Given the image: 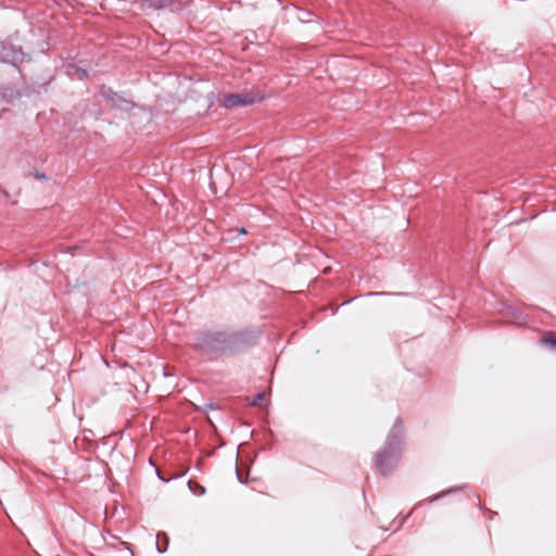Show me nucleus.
<instances>
[{
	"label": "nucleus",
	"mask_w": 556,
	"mask_h": 556,
	"mask_svg": "<svg viewBox=\"0 0 556 556\" xmlns=\"http://www.w3.org/2000/svg\"><path fill=\"white\" fill-rule=\"evenodd\" d=\"M265 399V393H257L252 402L253 405H260Z\"/></svg>",
	"instance_id": "9b49d317"
},
{
	"label": "nucleus",
	"mask_w": 556,
	"mask_h": 556,
	"mask_svg": "<svg viewBox=\"0 0 556 556\" xmlns=\"http://www.w3.org/2000/svg\"><path fill=\"white\" fill-rule=\"evenodd\" d=\"M188 486H189L190 491L195 495L200 496L205 493V488L195 481L190 480L188 482Z\"/></svg>",
	"instance_id": "1a4fd4ad"
},
{
	"label": "nucleus",
	"mask_w": 556,
	"mask_h": 556,
	"mask_svg": "<svg viewBox=\"0 0 556 556\" xmlns=\"http://www.w3.org/2000/svg\"><path fill=\"white\" fill-rule=\"evenodd\" d=\"M194 345L202 353L217 357L240 352L248 343L241 332L207 331L198 336Z\"/></svg>",
	"instance_id": "f257e3e1"
},
{
	"label": "nucleus",
	"mask_w": 556,
	"mask_h": 556,
	"mask_svg": "<svg viewBox=\"0 0 556 556\" xmlns=\"http://www.w3.org/2000/svg\"><path fill=\"white\" fill-rule=\"evenodd\" d=\"M168 547V536L164 532H160L156 535V548L160 553H165Z\"/></svg>",
	"instance_id": "0eeeda50"
},
{
	"label": "nucleus",
	"mask_w": 556,
	"mask_h": 556,
	"mask_svg": "<svg viewBox=\"0 0 556 556\" xmlns=\"http://www.w3.org/2000/svg\"><path fill=\"white\" fill-rule=\"evenodd\" d=\"M174 0H140V4L142 9H153L159 10L170 5Z\"/></svg>",
	"instance_id": "423d86ee"
},
{
	"label": "nucleus",
	"mask_w": 556,
	"mask_h": 556,
	"mask_svg": "<svg viewBox=\"0 0 556 556\" xmlns=\"http://www.w3.org/2000/svg\"><path fill=\"white\" fill-rule=\"evenodd\" d=\"M25 53L10 42L0 40V62L17 66L24 61Z\"/></svg>",
	"instance_id": "7ed1b4c3"
},
{
	"label": "nucleus",
	"mask_w": 556,
	"mask_h": 556,
	"mask_svg": "<svg viewBox=\"0 0 556 556\" xmlns=\"http://www.w3.org/2000/svg\"><path fill=\"white\" fill-rule=\"evenodd\" d=\"M101 94L109 102H111L113 106H116L121 110L128 111L135 105L132 102L122 98L119 94L108 87H102Z\"/></svg>",
	"instance_id": "39448f33"
},
{
	"label": "nucleus",
	"mask_w": 556,
	"mask_h": 556,
	"mask_svg": "<svg viewBox=\"0 0 556 556\" xmlns=\"http://www.w3.org/2000/svg\"><path fill=\"white\" fill-rule=\"evenodd\" d=\"M542 342L556 349V339H554L552 336L544 337Z\"/></svg>",
	"instance_id": "9d476101"
},
{
	"label": "nucleus",
	"mask_w": 556,
	"mask_h": 556,
	"mask_svg": "<svg viewBox=\"0 0 556 556\" xmlns=\"http://www.w3.org/2000/svg\"><path fill=\"white\" fill-rule=\"evenodd\" d=\"M258 98H256L253 93H230L226 94L223 99V104L227 109L237 108V106H245L249 104H253Z\"/></svg>",
	"instance_id": "20e7f679"
},
{
	"label": "nucleus",
	"mask_w": 556,
	"mask_h": 556,
	"mask_svg": "<svg viewBox=\"0 0 556 556\" xmlns=\"http://www.w3.org/2000/svg\"><path fill=\"white\" fill-rule=\"evenodd\" d=\"M402 421L397 419L390 431L384 447L376 455V467L381 475H389L401 457Z\"/></svg>",
	"instance_id": "f03ea898"
},
{
	"label": "nucleus",
	"mask_w": 556,
	"mask_h": 556,
	"mask_svg": "<svg viewBox=\"0 0 556 556\" xmlns=\"http://www.w3.org/2000/svg\"><path fill=\"white\" fill-rule=\"evenodd\" d=\"M18 92L13 88H1L0 89V98L7 101H11L16 98Z\"/></svg>",
	"instance_id": "6e6552de"
},
{
	"label": "nucleus",
	"mask_w": 556,
	"mask_h": 556,
	"mask_svg": "<svg viewBox=\"0 0 556 556\" xmlns=\"http://www.w3.org/2000/svg\"><path fill=\"white\" fill-rule=\"evenodd\" d=\"M452 491H453V490H450V491H446V492H442V493H440V494L435 495V496L432 498V501L438 500V498H440V497L444 496L445 494H447V493H450V492H452Z\"/></svg>",
	"instance_id": "f8f14e48"
}]
</instances>
